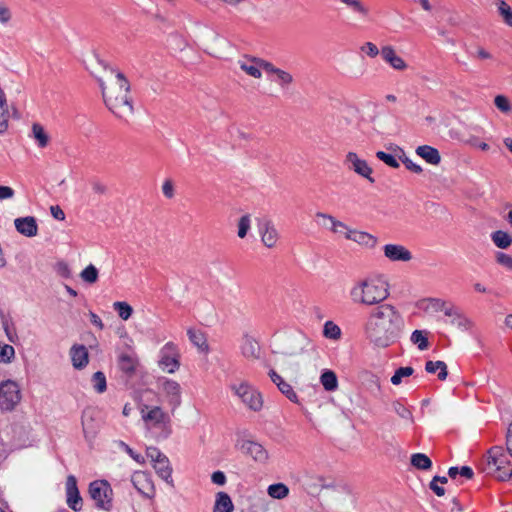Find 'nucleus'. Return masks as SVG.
<instances>
[{"label":"nucleus","instance_id":"c9c22d12","mask_svg":"<svg viewBox=\"0 0 512 512\" xmlns=\"http://www.w3.org/2000/svg\"><path fill=\"white\" fill-rule=\"evenodd\" d=\"M9 117L5 94L0 89V134L7 130Z\"/></svg>","mask_w":512,"mask_h":512},{"label":"nucleus","instance_id":"9d476101","mask_svg":"<svg viewBox=\"0 0 512 512\" xmlns=\"http://www.w3.org/2000/svg\"><path fill=\"white\" fill-rule=\"evenodd\" d=\"M117 367L127 385L129 380L136 375L139 367V359L136 353L133 351L121 352L117 358Z\"/></svg>","mask_w":512,"mask_h":512},{"label":"nucleus","instance_id":"a878e982","mask_svg":"<svg viewBox=\"0 0 512 512\" xmlns=\"http://www.w3.org/2000/svg\"><path fill=\"white\" fill-rule=\"evenodd\" d=\"M316 217L329 221V223H330L329 229L331 232H333L335 234L340 233L345 236V233H347L348 230H351V228L348 225H346L344 222L336 219L334 216H332L330 214L323 213V212H317Z\"/></svg>","mask_w":512,"mask_h":512},{"label":"nucleus","instance_id":"f257e3e1","mask_svg":"<svg viewBox=\"0 0 512 512\" xmlns=\"http://www.w3.org/2000/svg\"><path fill=\"white\" fill-rule=\"evenodd\" d=\"M403 330L404 319L391 304H383L370 311L363 325L365 339L372 347L380 349L397 343Z\"/></svg>","mask_w":512,"mask_h":512},{"label":"nucleus","instance_id":"680f3d73","mask_svg":"<svg viewBox=\"0 0 512 512\" xmlns=\"http://www.w3.org/2000/svg\"><path fill=\"white\" fill-rule=\"evenodd\" d=\"M368 385H369V389L371 390V392L374 395H377V393H379L381 391L380 380L375 375H372V374L369 375Z\"/></svg>","mask_w":512,"mask_h":512},{"label":"nucleus","instance_id":"7ed1b4c3","mask_svg":"<svg viewBox=\"0 0 512 512\" xmlns=\"http://www.w3.org/2000/svg\"><path fill=\"white\" fill-rule=\"evenodd\" d=\"M349 295L354 304L378 305L389 297V285L386 281L368 277L357 281Z\"/></svg>","mask_w":512,"mask_h":512},{"label":"nucleus","instance_id":"e433bc0d","mask_svg":"<svg viewBox=\"0 0 512 512\" xmlns=\"http://www.w3.org/2000/svg\"><path fill=\"white\" fill-rule=\"evenodd\" d=\"M91 383L93 389L99 394L104 393L107 389L106 376L102 371H97L92 375Z\"/></svg>","mask_w":512,"mask_h":512},{"label":"nucleus","instance_id":"aec40b11","mask_svg":"<svg viewBox=\"0 0 512 512\" xmlns=\"http://www.w3.org/2000/svg\"><path fill=\"white\" fill-rule=\"evenodd\" d=\"M72 365L75 369H83L89 362V354L84 345H73L70 349Z\"/></svg>","mask_w":512,"mask_h":512},{"label":"nucleus","instance_id":"f3484780","mask_svg":"<svg viewBox=\"0 0 512 512\" xmlns=\"http://www.w3.org/2000/svg\"><path fill=\"white\" fill-rule=\"evenodd\" d=\"M383 253L391 262H409L413 258L410 250L401 244H386Z\"/></svg>","mask_w":512,"mask_h":512},{"label":"nucleus","instance_id":"9b49d317","mask_svg":"<svg viewBox=\"0 0 512 512\" xmlns=\"http://www.w3.org/2000/svg\"><path fill=\"white\" fill-rule=\"evenodd\" d=\"M159 367L168 373H174L178 370L179 353L173 342L166 343L160 351Z\"/></svg>","mask_w":512,"mask_h":512},{"label":"nucleus","instance_id":"de8ad7c7","mask_svg":"<svg viewBox=\"0 0 512 512\" xmlns=\"http://www.w3.org/2000/svg\"><path fill=\"white\" fill-rule=\"evenodd\" d=\"M15 356V349L9 344L0 345V363H10Z\"/></svg>","mask_w":512,"mask_h":512},{"label":"nucleus","instance_id":"ea45409f","mask_svg":"<svg viewBox=\"0 0 512 512\" xmlns=\"http://www.w3.org/2000/svg\"><path fill=\"white\" fill-rule=\"evenodd\" d=\"M267 491L268 495L274 499H283L289 494L288 487L283 483L272 484Z\"/></svg>","mask_w":512,"mask_h":512},{"label":"nucleus","instance_id":"49530a36","mask_svg":"<svg viewBox=\"0 0 512 512\" xmlns=\"http://www.w3.org/2000/svg\"><path fill=\"white\" fill-rule=\"evenodd\" d=\"M411 342L418 346L420 350H425L429 346V342L426 336H424L423 331L415 330L411 335Z\"/></svg>","mask_w":512,"mask_h":512},{"label":"nucleus","instance_id":"5701e85b","mask_svg":"<svg viewBox=\"0 0 512 512\" xmlns=\"http://www.w3.org/2000/svg\"><path fill=\"white\" fill-rule=\"evenodd\" d=\"M82 429L84 437L89 443L95 439L99 430V426L93 416L88 415L86 412L82 415Z\"/></svg>","mask_w":512,"mask_h":512},{"label":"nucleus","instance_id":"f8f14e48","mask_svg":"<svg viewBox=\"0 0 512 512\" xmlns=\"http://www.w3.org/2000/svg\"><path fill=\"white\" fill-rule=\"evenodd\" d=\"M134 488L144 497L152 499L155 496V486L152 477L144 471H136L131 477Z\"/></svg>","mask_w":512,"mask_h":512},{"label":"nucleus","instance_id":"2eb2a0df","mask_svg":"<svg viewBox=\"0 0 512 512\" xmlns=\"http://www.w3.org/2000/svg\"><path fill=\"white\" fill-rule=\"evenodd\" d=\"M66 502L75 512L82 509L83 500L77 487V479L73 475H69L66 480Z\"/></svg>","mask_w":512,"mask_h":512},{"label":"nucleus","instance_id":"864d4df0","mask_svg":"<svg viewBox=\"0 0 512 512\" xmlns=\"http://www.w3.org/2000/svg\"><path fill=\"white\" fill-rule=\"evenodd\" d=\"M117 444L137 463L143 464L145 462L144 457L141 454L134 452L133 449L129 445H127L125 442L118 441Z\"/></svg>","mask_w":512,"mask_h":512},{"label":"nucleus","instance_id":"dca6fc26","mask_svg":"<svg viewBox=\"0 0 512 512\" xmlns=\"http://www.w3.org/2000/svg\"><path fill=\"white\" fill-rule=\"evenodd\" d=\"M237 447L245 454L250 455L255 461L265 463L268 460V452L259 443L242 440L237 444Z\"/></svg>","mask_w":512,"mask_h":512},{"label":"nucleus","instance_id":"69168bd1","mask_svg":"<svg viewBox=\"0 0 512 512\" xmlns=\"http://www.w3.org/2000/svg\"><path fill=\"white\" fill-rule=\"evenodd\" d=\"M361 50L363 52H366L367 55H369L370 57L374 58L376 57L378 54H379V49L378 47L373 44L372 42H367L365 43L362 47H361Z\"/></svg>","mask_w":512,"mask_h":512},{"label":"nucleus","instance_id":"a211bd4d","mask_svg":"<svg viewBox=\"0 0 512 512\" xmlns=\"http://www.w3.org/2000/svg\"><path fill=\"white\" fill-rule=\"evenodd\" d=\"M345 238L351 240L367 249H374L378 244V238L368 232L359 231L356 229L348 230L345 233Z\"/></svg>","mask_w":512,"mask_h":512},{"label":"nucleus","instance_id":"3c124183","mask_svg":"<svg viewBox=\"0 0 512 512\" xmlns=\"http://www.w3.org/2000/svg\"><path fill=\"white\" fill-rule=\"evenodd\" d=\"M451 323L463 330H469L473 325L472 321L460 312L451 320Z\"/></svg>","mask_w":512,"mask_h":512},{"label":"nucleus","instance_id":"b1692460","mask_svg":"<svg viewBox=\"0 0 512 512\" xmlns=\"http://www.w3.org/2000/svg\"><path fill=\"white\" fill-rule=\"evenodd\" d=\"M416 154L432 165H438L441 162L439 151L429 145L418 146L416 148Z\"/></svg>","mask_w":512,"mask_h":512},{"label":"nucleus","instance_id":"ddd939ff","mask_svg":"<svg viewBox=\"0 0 512 512\" xmlns=\"http://www.w3.org/2000/svg\"><path fill=\"white\" fill-rule=\"evenodd\" d=\"M344 163L349 170H352L356 174L368 179L370 183L375 182V179L371 177L373 172L372 168L365 160L360 159L356 153L348 152Z\"/></svg>","mask_w":512,"mask_h":512},{"label":"nucleus","instance_id":"052dcab7","mask_svg":"<svg viewBox=\"0 0 512 512\" xmlns=\"http://www.w3.org/2000/svg\"><path fill=\"white\" fill-rule=\"evenodd\" d=\"M400 159L408 170H410L416 174H420L423 171L422 167L420 165L414 163L407 156L404 155L403 157H400Z\"/></svg>","mask_w":512,"mask_h":512},{"label":"nucleus","instance_id":"c03bdc74","mask_svg":"<svg viewBox=\"0 0 512 512\" xmlns=\"http://www.w3.org/2000/svg\"><path fill=\"white\" fill-rule=\"evenodd\" d=\"M80 277L84 282L93 284L98 280V270L93 264H89L81 273Z\"/></svg>","mask_w":512,"mask_h":512},{"label":"nucleus","instance_id":"4d7b16f0","mask_svg":"<svg viewBox=\"0 0 512 512\" xmlns=\"http://www.w3.org/2000/svg\"><path fill=\"white\" fill-rule=\"evenodd\" d=\"M495 106L502 112H508L511 110L508 99L503 95H498L494 99Z\"/></svg>","mask_w":512,"mask_h":512},{"label":"nucleus","instance_id":"cd10ccee","mask_svg":"<svg viewBox=\"0 0 512 512\" xmlns=\"http://www.w3.org/2000/svg\"><path fill=\"white\" fill-rule=\"evenodd\" d=\"M187 335L191 343L195 345L200 351L208 352L209 346L206 336L202 331L189 328L187 330Z\"/></svg>","mask_w":512,"mask_h":512},{"label":"nucleus","instance_id":"2f4dec72","mask_svg":"<svg viewBox=\"0 0 512 512\" xmlns=\"http://www.w3.org/2000/svg\"><path fill=\"white\" fill-rule=\"evenodd\" d=\"M320 382L326 391H335L338 387L336 374L332 370H324L320 376Z\"/></svg>","mask_w":512,"mask_h":512},{"label":"nucleus","instance_id":"58836bf2","mask_svg":"<svg viewBox=\"0 0 512 512\" xmlns=\"http://www.w3.org/2000/svg\"><path fill=\"white\" fill-rule=\"evenodd\" d=\"M273 81L277 83L281 89L287 90L289 86L293 83L294 78L289 72L280 69L276 73L275 79Z\"/></svg>","mask_w":512,"mask_h":512},{"label":"nucleus","instance_id":"20e7f679","mask_svg":"<svg viewBox=\"0 0 512 512\" xmlns=\"http://www.w3.org/2000/svg\"><path fill=\"white\" fill-rule=\"evenodd\" d=\"M511 462L506 456L502 446H493L487 452V462L482 471L494 475L500 481H507L512 477Z\"/></svg>","mask_w":512,"mask_h":512},{"label":"nucleus","instance_id":"e2e57ef3","mask_svg":"<svg viewBox=\"0 0 512 512\" xmlns=\"http://www.w3.org/2000/svg\"><path fill=\"white\" fill-rule=\"evenodd\" d=\"M257 63L260 65V70L263 69L266 73L276 75L280 68L275 67L272 63L263 59H258Z\"/></svg>","mask_w":512,"mask_h":512},{"label":"nucleus","instance_id":"bb28decb","mask_svg":"<svg viewBox=\"0 0 512 512\" xmlns=\"http://www.w3.org/2000/svg\"><path fill=\"white\" fill-rule=\"evenodd\" d=\"M234 505L231 497L223 491L216 494L213 512H233Z\"/></svg>","mask_w":512,"mask_h":512},{"label":"nucleus","instance_id":"603ef678","mask_svg":"<svg viewBox=\"0 0 512 512\" xmlns=\"http://www.w3.org/2000/svg\"><path fill=\"white\" fill-rule=\"evenodd\" d=\"M376 157L379 160L383 161L389 167L398 168L400 166L399 162L396 160V158L393 155L388 154L384 151H378L376 153Z\"/></svg>","mask_w":512,"mask_h":512},{"label":"nucleus","instance_id":"0e129e2a","mask_svg":"<svg viewBox=\"0 0 512 512\" xmlns=\"http://www.w3.org/2000/svg\"><path fill=\"white\" fill-rule=\"evenodd\" d=\"M56 271L63 278L71 277V270L68 264L64 261H60L56 264Z\"/></svg>","mask_w":512,"mask_h":512},{"label":"nucleus","instance_id":"4be33fe9","mask_svg":"<svg viewBox=\"0 0 512 512\" xmlns=\"http://www.w3.org/2000/svg\"><path fill=\"white\" fill-rule=\"evenodd\" d=\"M153 467L157 473V475L163 479L166 483L173 486V478H172V467L170 465V461L167 456L162 457L158 462L153 464Z\"/></svg>","mask_w":512,"mask_h":512},{"label":"nucleus","instance_id":"72a5a7b5","mask_svg":"<svg viewBox=\"0 0 512 512\" xmlns=\"http://www.w3.org/2000/svg\"><path fill=\"white\" fill-rule=\"evenodd\" d=\"M411 465L418 470H429L432 467V461L424 453H415L410 458Z\"/></svg>","mask_w":512,"mask_h":512},{"label":"nucleus","instance_id":"393cba45","mask_svg":"<svg viewBox=\"0 0 512 512\" xmlns=\"http://www.w3.org/2000/svg\"><path fill=\"white\" fill-rule=\"evenodd\" d=\"M241 351L244 357L249 359H258L260 356V346L255 339L245 336L241 345Z\"/></svg>","mask_w":512,"mask_h":512},{"label":"nucleus","instance_id":"a19ab883","mask_svg":"<svg viewBox=\"0 0 512 512\" xmlns=\"http://www.w3.org/2000/svg\"><path fill=\"white\" fill-rule=\"evenodd\" d=\"M113 308L115 311H117L118 316L122 320H128L133 313V308L130 304L124 301H117L113 303Z\"/></svg>","mask_w":512,"mask_h":512},{"label":"nucleus","instance_id":"09e8293b","mask_svg":"<svg viewBox=\"0 0 512 512\" xmlns=\"http://www.w3.org/2000/svg\"><path fill=\"white\" fill-rule=\"evenodd\" d=\"M279 391L285 395L291 402L298 403V396L292 386L287 383L286 381H283L278 386Z\"/></svg>","mask_w":512,"mask_h":512},{"label":"nucleus","instance_id":"c85d7f7f","mask_svg":"<svg viewBox=\"0 0 512 512\" xmlns=\"http://www.w3.org/2000/svg\"><path fill=\"white\" fill-rule=\"evenodd\" d=\"M290 349L285 351V355L296 356L303 352L304 345L307 342V338L303 335H295L288 338Z\"/></svg>","mask_w":512,"mask_h":512},{"label":"nucleus","instance_id":"7c9ffc66","mask_svg":"<svg viewBox=\"0 0 512 512\" xmlns=\"http://www.w3.org/2000/svg\"><path fill=\"white\" fill-rule=\"evenodd\" d=\"M32 136L37 141V145L40 148H45L49 144L50 137L44 127L39 123H33Z\"/></svg>","mask_w":512,"mask_h":512},{"label":"nucleus","instance_id":"338daca9","mask_svg":"<svg viewBox=\"0 0 512 512\" xmlns=\"http://www.w3.org/2000/svg\"><path fill=\"white\" fill-rule=\"evenodd\" d=\"M162 192H163L164 196L168 199H171L174 197V185L170 179L164 181V183L162 185Z\"/></svg>","mask_w":512,"mask_h":512},{"label":"nucleus","instance_id":"a18cd8bd","mask_svg":"<svg viewBox=\"0 0 512 512\" xmlns=\"http://www.w3.org/2000/svg\"><path fill=\"white\" fill-rule=\"evenodd\" d=\"M414 369L412 367H400L398 368L394 375L391 377V383L393 385H399L402 382V379L405 377H409L413 375Z\"/></svg>","mask_w":512,"mask_h":512},{"label":"nucleus","instance_id":"412c9836","mask_svg":"<svg viewBox=\"0 0 512 512\" xmlns=\"http://www.w3.org/2000/svg\"><path fill=\"white\" fill-rule=\"evenodd\" d=\"M381 56L385 62L389 63L396 70L402 71L407 68L405 61L395 53L391 46L382 47Z\"/></svg>","mask_w":512,"mask_h":512},{"label":"nucleus","instance_id":"6e6552de","mask_svg":"<svg viewBox=\"0 0 512 512\" xmlns=\"http://www.w3.org/2000/svg\"><path fill=\"white\" fill-rule=\"evenodd\" d=\"M232 389L242 402L254 411H259L263 406L262 396L259 391L246 382L233 385Z\"/></svg>","mask_w":512,"mask_h":512},{"label":"nucleus","instance_id":"f704fd0d","mask_svg":"<svg viewBox=\"0 0 512 512\" xmlns=\"http://www.w3.org/2000/svg\"><path fill=\"white\" fill-rule=\"evenodd\" d=\"M493 243L500 249H507L512 244L511 236L502 230L494 231L491 234Z\"/></svg>","mask_w":512,"mask_h":512},{"label":"nucleus","instance_id":"37998d69","mask_svg":"<svg viewBox=\"0 0 512 512\" xmlns=\"http://www.w3.org/2000/svg\"><path fill=\"white\" fill-rule=\"evenodd\" d=\"M498 6V12L503 18L504 22L512 27V9L511 7L504 1L499 0L497 3Z\"/></svg>","mask_w":512,"mask_h":512},{"label":"nucleus","instance_id":"39448f33","mask_svg":"<svg viewBox=\"0 0 512 512\" xmlns=\"http://www.w3.org/2000/svg\"><path fill=\"white\" fill-rule=\"evenodd\" d=\"M88 492L98 509L104 511L112 509L113 490L107 480L92 481L89 484Z\"/></svg>","mask_w":512,"mask_h":512},{"label":"nucleus","instance_id":"1a4fd4ad","mask_svg":"<svg viewBox=\"0 0 512 512\" xmlns=\"http://www.w3.org/2000/svg\"><path fill=\"white\" fill-rule=\"evenodd\" d=\"M256 225L261 237V242L267 248H274L280 238L279 232L269 217L256 218Z\"/></svg>","mask_w":512,"mask_h":512},{"label":"nucleus","instance_id":"bf43d9fd","mask_svg":"<svg viewBox=\"0 0 512 512\" xmlns=\"http://www.w3.org/2000/svg\"><path fill=\"white\" fill-rule=\"evenodd\" d=\"M146 455L153 462V464L158 462V460H160L162 457L166 456L157 447H148L146 449Z\"/></svg>","mask_w":512,"mask_h":512},{"label":"nucleus","instance_id":"f03ea898","mask_svg":"<svg viewBox=\"0 0 512 512\" xmlns=\"http://www.w3.org/2000/svg\"><path fill=\"white\" fill-rule=\"evenodd\" d=\"M97 64L103 68L104 71L110 74H115V85L106 86L102 77L95 75V78L101 89L102 97L107 108L118 118L126 119L134 112L132 98L130 97V82L125 75L110 67L108 63L100 59L98 55H94Z\"/></svg>","mask_w":512,"mask_h":512},{"label":"nucleus","instance_id":"4c0bfd02","mask_svg":"<svg viewBox=\"0 0 512 512\" xmlns=\"http://www.w3.org/2000/svg\"><path fill=\"white\" fill-rule=\"evenodd\" d=\"M341 329L333 321H326L323 327V335L325 338L338 340L341 338Z\"/></svg>","mask_w":512,"mask_h":512},{"label":"nucleus","instance_id":"79ce46f5","mask_svg":"<svg viewBox=\"0 0 512 512\" xmlns=\"http://www.w3.org/2000/svg\"><path fill=\"white\" fill-rule=\"evenodd\" d=\"M257 60L258 59H253L251 62H243L240 64V68L248 75L258 79L261 78L262 73Z\"/></svg>","mask_w":512,"mask_h":512},{"label":"nucleus","instance_id":"13d9d810","mask_svg":"<svg viewBox=\"0 0 512 512\" xmlns=\"http://www.w3.org/2000/svg\"><path fill=\"white\" fill-rule=\"evenodd\" d=\"M495 257L498 264L512 270V256L503 252H497Z\"/></svg>","mask_w":512,"mask_h":512},{"label":"nucleus","instance_id":"4468645a","mask_svg":"<svg viewBox=\"0 0 512 512\" xmlns=\"http://www.w3.org/2000/svg\"><path fill=\"white\" fill-rule=\"evenodd\" d=\"M160 387L164 392L171 411L174 412L181 405V386L178 382L171 379H163Z\"/></svg>","mask_w":512,"mask_h":512},{"label":"nucleus","instance_id":"c756f323","mask_svg":"<svg viewBox=\"0 0 512 512\" xmlns=\"http://www.w3.org/2000/svg\"><path fill=\"white\" fill-rule=\"evenodd\" d=\"M392 409L401 419L405 421L407 425L411 426L414 424V417L411 410L400 401H393Z\"/></svg>","mask_w":512,"mask_h":512},{"label":"nucleus","instance_id":"473e14b6","mask_svg":"<svg viewBox=\"0 0 512 512\" xmlns=\"http://www.w3.org/2000/svg\"><path fill=\"white\" fill-rule=\"evenodd\" d=\"M425 370L428 373H435L439 370L438 379L444 381L447 378V365L443 361H427L425 364Z\"/></svg>","mask_w":512,"mask_h":512},{"label":"nucleus","instance_id":"423d86ee","mask_svg":"<svg viewBox=\"0 0 512 512\" xmlns=\"http://www.w3.org/2000/svg\"><path fill=\"white\" fill-rule=\"evenodd\" d=\"M21 400L19 385L13 380L0 383V409L12 411Z\"/></svg>","mask_w":512,"mask_h":512},{"label":"nucleus","instance_id":"0eeeda50","mask_svg":"<svg viewBox=\"0 0 512 512\" xmlns=\"http://www.w3.org/2000/svg\"><path fill=\"white\" fill-rule=\"evenodd\" d=\"M141 416L148 427L166 428L171 422L169 414L160 406H149L144 404L141 407Z\"/></svg>","mask_w":512,"mask_h":512},{"label":"nucleus","instance_id":"6ab92c4d","mask_svg":"<svg viewBox=\"0 0 512 512\" xmlns=\"http://www.w3.org/2000/svg\"><path fill=\"white\" fill-rule=\"evenodd\" d=\"M14 225L16 230L26 237H34L38 233L37 221L33 216L16 218Z\"/></svg>","mask_w":512,"mask_h":512},{"label":"nucleus","instance_id":"774afa93","mask_svg":"<svg viewBox=\"0 0 512 512\" xmlns=\"http://www.w3.org/2000/svg\"><path fill=\"white\" fill-rule=\"evenodd\" d=\"M429 302V308H431L433 311L438 312L442 311L445 308L446 302L439 299V298H430L428 299Z\"/></svg>","mask_w":512,"mask_h":512},{"label":"nucleus","instance_id":"6e6d98bb","mask_svg":"<svg viewBox=\"0 0 512 512\" xmlns=\"http://www.w3.org/2000/svg\"><path fill=\"white\" fill-rule=\"evenodd\" d=\"M342 3L350 7L354 12L366 15L368 10L363 6L359 0H340Z\"/></svg>","mask_w":512,"mask_h":512},{"label":"nucleus","instance_id":"8fccbe9b","mask_svg":"<svg viewBox=\"0 0 512 512\" xmlns=\"http://www.w3.org/2000/svg\"><path fill=\"white\" fill-rule=\"evenodd\" d=\"M250 224H251V220H250V215L249 214H245L243 215L239 221H238V232H237V235L239 238H245L249 229H250Z\"/></svg>","mask_w":512,"mask_h":512},{"label":"nucleus","instance_id":"5fc2aeb1","mask_svg":"<svg viewBox=\"0 0 512 512\" xmlns=\"http://www.w3.org/2000/svg\"><path fill=\"white\" fill-rule=\"evenodd\" d=\"M91 189L96 195H105L108 192L107 185L99 179H92L90 181Z\"/></svg>","mask_w":512,"mask_h":512}]
</instances>
